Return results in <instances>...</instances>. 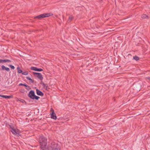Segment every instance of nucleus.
I'll use <instances>...</instances> for the list:
<instances>
[{
	"instance_id": "f257e3e1",
	"label": "nucleus",
	"mask_w": 150,
	"mask_h": 150,
	"mask_svg": "<svg viewBox=\"0 0 150 150\" xmlns=\"http://www.w3.org/2000/svg\"><path fill=\"white\" fill-rule=\"evenodd\" d=\"M47 140V139L43 136L39 137V142L40 144V150H48Z\"/></svg>"
},
{
	"instance_id": "f03ea898",
	"label": "nucleus",
	"mask_w": 150,
	"mask_h": 150,
	"mask_svg": "<svg viewBox=\"0 0 150 150\" xmlns=\"http://www.w3.org/2000/svg\"><path fill=\"white\" fill-rule=\"evenodd\" d=\"M47 148L48 150H60L57 144L54 142H52Z\"/></svg>"
},
{
	"instance_id": "7ed1b4c3",
	"label": "nucleus",
	"mask_w": 150,
	"mask_h": 150,
	"mask_svg": "<svg viewBox=\"0 0 150 150\" xmlns=\"http://www.w3.org/2000/svg\"><path fill=\"white\" fill-rule=\"evenodd\" d=\"M28 96L31 99L33 100H38L40 98V97L35 95V92L33 90H31L29 92Z\"/></svg>"
},
{
	"instance_id": "20e7f679",
	"label": "nucleus",
	"mask_w": 150,
	"mask_h": 150,
	"mask_svg": "<svg viewBox=\"0 0 150 150\" xmlns=\"http://www.w3.org/2000/svg\"><path fill=\"white\" fill-rule=\"evenodd\" d=\"M50 15L51 14L50 13H43L36 16L34 18L35 19H40L43 18L50 16H51Z\"/></svg>"
},
{
	"instance_id": "39448f33",
	"label": "nucleus",
	"mask_w": 150,
	"mask_h": 150,
	"mask_svg": "<svg viewBox=\"0 0 150 150\" xmlns=\"http://www.w3.org/2000/svg\"><path fill=\"white\" fill-rule=\"evenodd\" d=\"M11 131L13 134H14L18 135L19 134V131L18 129H14L13 127H11Z\"/></svg>"
},
{
	"instance_id": "423d86ee",
	"label": "nucleus",
	"mask_w": 150,
	"mask_h": 150,
	"mask_svg": "<svg viewBox=\"0 0 150 150\" xmlns=\"http://www.w3.org/2000/svg\"><path fill=\"white\" fill-rule=\"evenodd\" d=\"M33 74L35 75L40 80H42L43 78L42 75L41 74L39 73H36V72H33Z\"/></svg>"
},
{
	"instance_id": "0eeeda50",
	"label": "nucleus",
	"mask_w": 150,
	"mask_h": 150,
	"mask_svg": "<svg viewBox=\"0 0 150 150\" xmlns=\"http://www.w3.org/2000/svg\"><path fill=\"white\" fill-rule=\"evenodd\" d=\"M30 69L32 70L38 71H43V69H42L40 68H38L37 67H31Z\"/></svg>"
},
{
	"instance_id": "6e6552de",
	"label": "nucleus",
	"mask_w": 150,
	"mask_h": 150,
	"mask_svg": "<svg viewBox=\"0 0 150 150\" xmlns=\"http://www.w3.org/2000/svg\"><path fill=\"white\" fill-rule=\"evenodd\" d=\"M51 117L54 120H56L57 118L56 114L54 113V110L53 111L52 113L51 114Z\"/></svg>"
},
{
	"instance_id": "1a4fd4ad",
	"label": "nucleus",
	"mask_w": 150,
	"mask_h": 150,
	"mask_svg": "<svg viewBox=\"0 0 150 150\" xmlns=\"http://www.w3.org/2000/svg\"><path fill=\"white\" fill-rule=\"evenodd\" d=\"M36 91L37 94L39 96H42L44 95L43 93L41 91L38 89H36Z\"/></svg>"
},
{
	"instance_id": "9d476101",
	"label": "nucleus",
	"mask_w": 150,
	"mask_h": 150,
	"mask_svg": "<svg viewBox=\"0 0 150 150\" xmlns=\"http://www.w3.org/2000/svg\"><path fill=\"white\" fill-rule=\"evenodd\" d=\"M2 69L3 70H5L7 71H10V69L8 67H6L4 65H2L1 66Z\"/></svg>"
},
{
	"instance_id": "9b49d317",
	"label": "nucleus",
	"mask_w": 150,
	"mask_h": 150,
	"mask_svg": "<svg viewBox=\"0 0 150 150\" xmlns=\"http://www.w3.org/2000/svg\"><path fill=\"white\" fill-rule=\"evenodd\" d=\"M74 19V17L72 16H70L69 18L68 21V22H70L71 21H72Z\"/></svg>"
},
{
	"instance_id": "f8f14e48",
	"label": "nucleus",
	"mask_w": 150,
	"mask_h": 150,
	"mask_svg": "<svg viewBox=\"0 0 150 150\" xmlns=\"http://www.w3.org/2000/svg\"><path fill=\"white\" fill-rule=\"evenodd\" d=\"M42 86L43 87L45 88L46 90L47 89V88L48 87L47 85L46 84H45L44 83H43L42 84Z\"/></svg>"
},
{
	"instance_id": "ddd939ff",
	"label": "nucleus",
	"mask_w": 150,
	"mask_h": 150,
	"mask_svg": "<svg viewBox=\"0 0 150 150\" xmlns=\"http://www.w3.org/2000/svg\"><path fill=\"white\" fill-rule=\"evenodd\" d=\"M11 61L9 59H2V63L6 62H10Z\"/></svg>"
},
{
	"instance_id": "4468645a",
	"label": "nucleus",
	"mask_w": 150,
	"mask_h": 150,
	"mask_svg": "<svg viewBox=\"0 0 150 150\" xmlns=\"http://www.w3.org/2000/svg\"><path fill=\"white\" fill-rule=\"evenodd\" d=\"M26 78L29 81H30L32 83H33L34 82L33 81L32 79H31L29 77H26Z\"/></svg>"
},
{
	"instance_id": "2eb2a0df",
	"label": "nucleus",
	"mask_w": 150,
	"mask_h": 150,
	"mask_svg": "<svg viewBox=\"0 0 150 150\" xmlns=\"http://www.w3.org/2000/svg\"><path fill=\"white\" fill-rule=\"evenodd\" d=\"M17 69L18 70V73H22V71L21 69H20L19 67H18Z\"/></svg>"
},
{
	"instance_id": "dca6fc26",
	"label": "nucleus",
	"mask_w": 150,
	"mask_h": 150,
	"mask_svg": "<svg viewBox=\"0 0 150 150\" xmlns=\"http://www.w3.org/2000/svg\"><path fill=\"white\" fill-rule=\"evenodd\" d=\"M133 58L136 61H137L139 60V57L137 56H135L133 57Z\"/></svg>"
},
{
	"instance_id": "f3484780",
	"label": "nucleus",
	"mask_w": 150,
	"mask_h": 150,
	"mask_svg": "<svg viewBox=\"0 0 150 150\" xmlns=\"http://www.w3.org/2000/svg\"><path fill=\"white\" fill-rule=\"evenodd\" d=\"M12 97V96H8L4 95V96H3V98H11Z\"/></svg>"
},
{
	"instance_id": "a211bd4d",
	"label": "nucleus",
	"mask_w": 150,
	"mask_h": 150,
	"mask_svg": "<svg viewBox=\"0 0 150 150\" xmlns=\"http://www.w3.org/2000/svg\"><path fill=\"white\" fill-rule=\"evenodd\" d=\"M147 17H148V16L146 14H143L142 16V18H143L144 19Z\"/></svg>"
},
{
	"instance_id": "6ab92c4d",
	"label": "nucleus",
	"mask_w": 150,
	"mask_h": 150,
	"mask_svg": "<svg viewBox=\"0 0 150 150\" xmlns=\"http://www.w3.org/2000/svg\"><path fill=\"white\" fill-rule=\"evenodd\" d=\"M19 86H24L26 87H29L25 83V84H23L22 83H21L19 84Z\"/></svg>"
},
{
	"instance_id": "aec40b11",
	"label": "nucleus",
	"mask_w": 150,
	"mask_h": 150,
	"mask_svg": "<svg viewBox=\"0 0 150 150\" xmlns=\"http://www.w3.org/2000/svg\"><path fill=\"white\" fill-rule=\"evenodd\" d=\"M28 74V72L26 71L22 72V74L25 75H27Z\"/></svg>"
},
{
	"instance_id": "412c9836",
	"label": "nucleus",
	"mask_w": 150,
	"mask_h": 150,
	"mask_svg": "<svg viewBox=\"0 0 150 150\" xmlns=\"http://www.w3.org/2000/svg\"><path fill=\"white\" fill-rule=\"evenodd\" d=\"M9 67L13 69H15L13 65H9Z\"/></svg>"
},
{
	"instance_id": "4be33fe9",
	"label": "nucleus",
	"mask_w": 150,
	"mask_h": 150,
	"mask_svg": "<svg viewBox=\"0 0 150 150\" xmlns=\"http://www.w3.org/2000/svg\"><path fill=\"white\" fill-rule=\"evenodd\" d=\"M146 79L148 80L149 81H150V77H147L146 78Z\"/></svg>"
},
{
	"instance_id": "5701e85b",
	"label": "nucleus",
	"mask_w": 150,
	"mask_h": 150,
	"mask_svg": "<svg viewBox=\"0 0 150 150\" xmlns=\"http://www.w3.org/2000/svg\"><path fill=\"white\" fill-rule=\"evenodd\" d=\"M2 63V59H0V63Z\"/></svg>"
},
{
	"instance_id": "b1692460",
	"label": "nucleus",
	"mask_w": 150,
	"mask_h": 150,
	"mask_svg": "<svg viewBox=\"0 0 150 150\" xmlns=\"http://www.w3.org/2000/svg\"><path fill=\"white\" fill-rule=\"evenodd\" d=\"M3 96H4V95H2L0 94V97H1L3 98Z\"/></svg>"
},
{
	"instance_id": "393cba45",
	"label": "nucleus",
	"mask_w": 150,
	"mask_h": 150,
	"mask_svg": "<svg viewBox=\"0 0 150 150\" xmlns=\"http://www.w3.org/2000/svg\"><path fill=\"white\" fill-rule=\"evenodd\" d=\"M23 100V101H24V100Z\"/></svg>"
}]
</instances>
